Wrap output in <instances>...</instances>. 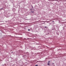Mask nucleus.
I'll return each mask as SVG.
<instances>
[{
  "label": "nucleus",
  "mask_w": 66,
  "mask_h": 66,
  "mask_svg": "<svg viewBox=\"0 0 66 66\" xmlns=\"http://www.w3.org/2000/svg\"><path fill=\"white\" fill-rule=\"evenodd\" d=\"M31 13H34V10L33 9H31Z\"/></svg>",
  "instance_id": "1"
},
{
  "label": "nucleus",
  "mask_w": 66,
  "mask_h": 66,
  "mask_svg": "<svg viewBox=\"0 0 66 66\" xmlns=\"http://www.w3.org/2000/svg\"><path fill=\"white\" fill-rule=\"evenodd\" d=\"M47 65H50V63H48L47 64Z\"/></svg>",
  "instance_id": "2"
},
{
  "label": "nucleus",
  "mask_w": 66,
  "mask_h": 66,
  "mask_svg": "<svg viewBox=\"0 0 66 66\" xmlns=\"http://www.w3.org/2000/svg\"><path fill=\"white\" fill-rule=\"evenodd\" d=\"M50 61H49L48 62V63H50Z\"/></svg>",
  "instance_id": "3"
},
{
  "label": "nucleus",
  "mask_w": 66,
  "mask_h": 66,
  "mask_svg": "<svg viewBox=\"0 0 66 66\" xmlns=\"http://www.w3.org/2000/svg\"><path fill=\"white\" fill-rule=\"evenodd\" d=\"M45 28H47V27L45 26Z\"/></svg>",
  "instance_id": "4"
},
{
  "label": "nucleus",
  "mask_w": 66,
  "mask_h": 66,
  "mask_svg": "<svg viewBox=\"0 0 66 66\" xmlns=\"http://www.w3.org/2000/svg\"><path fill=\"white\" fill-rule=\"evenodd\" d=\"M35 66H38V65H36Z\"/></svg>",
  "instance_id": "5"
},
{
  "label": "nucleus",
  "mask_w": 66,
  "mask_h": 66,
  "mask_svg": "<svg viewBox=\"0 0 66 66\" xmlns=\"http://www.w3.org/2000/svg\"><path fill=\"white\" fill-rule=\"evenodd\" d=\"M28 31H30V30L29 29H28Z\"/></svg>",
  "instance_id": "6"
},
{
  "label": "nucleus",
  "mask_w": 66,
  "mask_h": 66,
  "mask_svg": "<svg viewBox=\"0 0 66 66\" xmlns=\"http://www.w3.org/2000/svg\"><path fill=\"white\" fill-rule=\"evenodd\" d=\"M0 10H2V8H1V9H0Z\"/></svg>",
  "instance_id": "7"
},
{
  "label": "nucleus",
  "mask_w": 66,
  "mask_h": 66,
  "mask_svg": "<svg viewBox=\"0 0 66 66\" xmlns=\"http://www.w3.org/2000/svg\"><path fill=\"white\" fill-rule=\"evenodd\" d=\"M53 22H54V21H53Z\"/></svg>",
  "instance_id": "8"
},
{
  "label": "nucleus",
  "mask_w": 66,
  "mask_h": 66,
  "mask_svg": "<svg viewBox=\"0 0 66 66\" xmlns=\"http://www.w3.org/2000/svg\"><path fill=\"white\" fill-rule=\"evenodd\" d=\"M12 53H13V52H12Z\"/></svg>",
  "instance_id": "9"
},
{
  "label": "nucleus",
  "mask_w": 66,
  "mask_h": 66,
  "mask_svg": "<svg viewBox=\"0 0 66 66\" xmlns=\"http://www.w3.org/2000/svg\"><path fill=\"white\" fill-rule=\"evenodd\" d=\"M2 10H3V9H2Z\"/></svg>",
  "instance_id": "10"
}]
</instances>
